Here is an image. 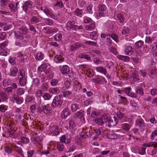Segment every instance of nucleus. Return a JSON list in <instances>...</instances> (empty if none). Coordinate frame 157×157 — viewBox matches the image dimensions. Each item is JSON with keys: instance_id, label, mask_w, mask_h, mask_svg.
Segmentation results:
<instances>
[{"instance_id": "53", "label": "nucleus", "mask_w": 157, "mask_h": 157, "mask_svg": "<svg viewBox=\"0 0 157 157\" xmlns=\"http://www.w3.org/2000/svg\"><path fill=\"white\" fill-rule=\"evenodd\" d=\"M15 101L18 104H20L22 102V101L21 98L17 95H16L15 96Z\"/></svg>"}, {"instance_id": "33", "label": "nucleus", "mask_w": 157, "mask_h": 157, "mask_svg": "<svg viewBox=\"0 0 157 157\" xmlns=\"http://www.w3.org/2000/svg\"><path fill=\"white\" fill-rule=\"evenodd\" d=\"M21 140L22 143L27 144L29 142V139L28 137L25 136L21 137Z\"/></svg>"}, {"instance_id": "39", "label": "nucleus", "mask_w": 157, "mask_h": 157, "mask_svg": "<svg viewBox=\"0 0 157 157\" xmlns=\"http://www.w3.org/2000/svg\"><path fill=\"white\" fill-rule=\"evenodd\" d=\"M117 17L121 23H122L124 22L125 19L123 14H118Z\"/></svg>"}, {"instance_id": "28", "label": "nucleus", "mask_w": 157, "mask_h": 157, "mask_svg": "<svg viewBox=\"0 0 157 157\" xmlns=\"http://www.w3.org/2000/svg\"><path fill=\"white\" fill-rule=\"evenodd\" d=\"M47 66L45 64H42L39 66L38 68V71L40 72L44 71L47 69Z\"/></svg>"}, {"instance_id": "43", "label": "nucleus", "mask_w": 157, "mask_h": 157, "mask_svg": "<svg viewBox=\"0 0 157 157\" xmlns=\"http://www.w3.org/2000/svg\"><path fill=\"white\" fill-rule=\"evenodd\" d=\"M72 92L69 90H67L66 91H63L62 92V96L63 95L64 97H68L69 95L71 94Z\"/></svg>"}, {"instance_id": "58", "label": "nucleus", "mask_w": 157, "mask_h": 157, "mask_svg": "<svg viewBox=\"0 0 157 157\" xmlns=\"http://www.w3.org/2000/svg\"><path fill=\"white\" fill-rule=\"evenodd\" d=\"M125 116L124 114L121 112H119L117 114V117L120 120L121 119Z\"/></svg>"}, {"instance_id": "59", "label": "nucleus", "mask_w": 157, "mask_h": 157, "mask_svg": "<svg viewBox=\"0 0 157 157\" xmlns=\"http://www.w3.org/2000/svg\"><path fill=\"white\" fill-rule=\"evenodd\" d=\"M6 106L4 104L0 105V109L2 112H4L6 110Z\"/></svg>"}, {"instance_id": "21", "label": "nucleus", "mask_w": 157, "mask_h": 157, "mask_svg": "<svg viewBox=\"0 0 157 157\" xmlns=\"http://www.w3.org/2000/svg\"><path fill=\"white\" fill-rule=\"evenodd\" d=\"M78 48V43H77L75 44L74 45H72L71 46L70 50L69 51H71V52H74L75 51L77 50V49Z\"/></svg>"}, {"instance_id": "30", "label": "nucleus", "mask_w": 157, "mask_h": 157, "mask_svg": "<svg viewBox=\"0 0 157 157\" xmlns=\"http://www.w3.org/2000/svg\"><path fill=\"white\" fill-rule=\"evenodd\" d=\"M95 27V23H94L90 24L86 26V29L87 30L91 31L94 29Z\"/></svg>"}, {"instance_id": "23", "label": "nucleus", "mask_w": 157, "mask_h": 157, "mask_svg": "<svg viewBox=\"0 0 157 157\" xmlns=\"http://www.w3.org/2000/svg\"><path fill=\"white\" fill-rule=\"evenodd\" d=\"M0 96L2 99L4 101H6L8 99V97L7 94L3 92H0Z\"/></svg>"}, {"instance_id": "27", "label": "nucleus", "mask_w": 157, "mask_h": 157, "mask_svg": "<svg viewBox=\"0 0 157 157\" xmlns=\"http://www.w3.org/2000/svg\"><path fill=\"white\" fill-rule=\"evenodd\" d=\"M40 81L38 78H35L33 81V86L34 87H37L40 85Z\"/></svg>"}, {"instance_id": "26", "label": "nucleus", "mask_w": 157, "mask_h": 157, "mask_svg": "<svg viewBox=\"0 0 157 157\" xmlns=\"http://www.w3.org/2000/svg\"><path fill=\"white\" fill-rule=\"evenodd\" d=\"M9 7L11 11L13 13L15 12L17 10L16 7L13 3H10L9 5Z\"/></svg>"}, {"instance_id": "8", "label": "nucleus", "mask_w": 157, "mask_h": 157, "mask_svg": "<svg viewBox=\"0 0 157 157\" xmlns=\"http://www.w3.org/2000/svg\"><path fill=\"white\" fill-rule=\"evenodd\" d=\"M60 71L62 74L67 75L68 74V72H69V67L67 65H64L60 67Z\"/></svg>"}, {"instance_id": "4", "label": "nucleus", "mask_w": 157, "mask_h": 157, "mask_svg": "<svg viewBox=\"0 0 157 157\" xmlns=\"http://www.w3.org/2000/svg\"><path fill=\"white\" fill-rule=\"evenodd\" d=\"M74 24L75 22L74 21L68 22L66 25V29L67 30L72 29L76 31V29H78V26L75 25Z\"/></svg>"}, {"instance_id": "31", "label": "nucleus", "mask_w": 157, "mask_h": 157, "mask_svg": "<svg viewBox=\"0 0 157 157\" xmlns=\"http://www.w3.org/2000/svg\"><path fill=\"white\" fill-rule=\"evenodd\" d=\"M144 43V42L143 41L141 40H139L135 43V48L138 49L141 47Z\"/></svg>"}, {"instance_id": "56", "label": "nucleus", "mask_w": 157, "mask_h": 157, "mask_svg": "<svg viewBox=\"0 0 157 157\" xmlns=\"http://www.w3.org/2000/svg\"><path fill=\"white\" fill-rule=\"evenodd\" d=\"M85 43L89 45H91L92 46H96L97 45V43L96 42L91 41H87L85 42Z\"/></svg>"}, {"instance_id": "55", "label": "nucleus", "mask_w": 157, "mask_h": 157, "mask_svg": "<svg viewBox=\"0 0 157 157\" xmlns=\"http://www.w3.org/2000/svg\"><path fill=\"white\" fill-rule=\"evenodd\" d=\"M10 80L8 79H5L3 80V84L4 86H7L10 85Z\"/></svg>"}, {"instance_id": "45", "label": "nucleus", "mask_w": 157, "mask_h": 157, "mask_svg": "<svg viewBox=\"0 0 157 157\" xmlns=\"http://www.w3.org/2000/svg\"><path fill=\"white\" fill-rule=\"evenodd\" d=\"M87 65L86 64L79 65V70H81L80 72L82 74H84L85 71L83 70V68L85 69L87 67Z\"/></svg>"}, {"instance_id": "50", "label": "nucleus", "mask_w": 157, "mask_h": 157, "mask_svg": "<svg viewBox=\"0 0 157 157\" xmlns=\"http://www.w3.org/2000/svg\"><path fill=\"white\" fill-rule=\"evenodd\" d=\"M122 30V34L124 35L128 33L130 31L127 27H124Z\"/></svg>"}, {"instance_id": "29", "label": "nucleus", "mask_w": 157, "mask_h": 157, "mask_svg": "<svg viewBox=\"0 0 157 157\" xmlns=\"http://www.w3.org/2000/svg\"><path fill=\"white\" fill-rule=\"evenodd\" d=\"M49 92L54 94H57L59 93V90L57 88H52L49 90Z\"/></svg>"}, {"instance_id": "2", "label": "nucleus", "mask_w": 157, "mask_h": 157, "mask_svg": "<svg viewBox=\"0 0 157 157\" xmlns=\"http://www.w3.org/2000/svg\"><path fill=\"white\" fill-rule=\"evenodd\" d=\"M62 98L63 96L62 95H59L56 96L52 102V106L54 107L58 106L59 107L63 103V99Z\"/></svg>"}, {"instance_id": "13", "label": "nucleus", "mask_w": 157, "mask_h": 157, "mask_svg": "<svg viewBox=\"0 0 157 157\" xmlns=\"http://www.w3.org/2000/svg\"><path fill=\"white\" fill-rule=\"evenodd\" d=\"M31 140L33 144H37L40 141V138L37 136L36 135H32L31 138Z\"/></svg>"}, {"instance_id": "52", "label": "nucleus", "mask_w": 157, "mask_h": 157, "mask_svg": "<svg viewBox=\"0 0 157 157\" xmlns=\"http://www.w3.org/2000/svg\"><path fill=\"white\" fill-rule=\"evenodd\" d=\"M110 52L113 53L114 55H117V49L113 47H111L109 48Z\"/></svg>"}, {"instance_id": "36", "label": "nucleus", "mask_w": 157, "mask_h": 157, "mask_svg": "<svg viewBox=\"0 0 157 157\" xmlns=\"http://www.w3.org/2000/svg\"><path fill=\"white\" fill-rule=\"evenodd\" d=\"M146 148L144 147H142L138 149V153L141 155H144L146 153Z\"/></svg>"}, {"instance_id": "47", "label": "nucleus", "mask_w": 157, "mask_h": 157, "mask_svg": "<svg viewBox=\"0 0 157 157\" xmlns=\"http://www.w3.org/2000/svg\"><path fill=\"white\" fill-rule=\"evenodd\" d=\"M6 33L5 32H2L0 33V40H3L6 38Z\"/></svg>"}, {"instance_id": "22", "label": "nucleus", "mask_w": 157, "mask_h": 157, "mask_svg": "<svg viewBox=\"0 0 157 157\" xmlns=\"http://www.w3.org/2000/svg\"><path fill=\"white\" fill-rule=\"evenodd\" d=\"M136 92L141 95H143L144 94L143 89L141 86H137L136 90Z\"/></svg>"}, {"instance_id": "61", "label": "nucleus", "mask_w": 157, "mask_h": 157, "mask_svg": "<svg viewBox=\"0 0 157 157\" xmlns=\"http://www.w3.org/2000/svg\"><path fill=\"white\" fill-rule=\"evenodd\" d=\"M1 55H0L3 56H6L7 54V51H6L4 48H1Z\"/></svg>"}, {"instance_id": "20", "label": "nucleus", "mask_w": 157, "mask_h": 157, "mask_svg": "<svg viewBox=\"0 0 157 157\" xmlns=\"http://www.w3.org/2000/svg\"><path fill=\"white\" fill-rule=\"evenodd\" d=\"M12 147H13L14 150L18 152L19 154L22 153V151L20 147L16 145H11Z\"/></svg>"}, {"instance_id": "34", "label": "nucleus", "mask_w": 157, "mask_h": 157, "mask_svg": "<svg viewBox=\"0 0 157 157\" xmlns=\"http://www.w3.org/2000/svg\"><path fill=\"white\" fill-rule=\"evenodd\" d=\"M107 137L109 139H115L117 138V136L116 133H109L107 135Z\"/></svg>"}, {"instance_id": "44", "label": "nucleus", "mask_w": 157, "mask_h": 157, "mask_svg": "<svg viewBox=\"0 0 157 157\" xmlns=\"http://www.w3.org/2000/svg\"><path fill=\"white\" fill-rule=\"evenodd\" d=\"M98 8L100 11L104 12L106 9V6L103 4H101L99 5Z\"/></svg>"}, {"instance_id": "1", "label": "nucleus", "mask_w": 157, "mask_h": 157, "mask_svg": "<svg viewBox=\"0 0 157 157\" xmlns=\"http://www.w3.org/2000/svg\"><path fill=\"white\" fill-rule=\"evenodd\" d=\"M19 29L20 31H17L15 34V36L17 39L23 40L24 38L21 33L24 34H26L28 32V29L25 26H22L19 28Z\"/></svg>"}, {"instance_id": "3", "label": "nucleus", "mask_w": 157, "mask_h": 157, "mask_svg": "<svg viewBox=\"0 0 157 157\" xmlns=\"http://www.w3.org/2000/svg\"><path fill=\"white\" fill-rule=\"evenodd\" d=\"M43 11L48 16H50L52 18L55 20L57 19V16L53 14L50 10L47 7H44L43 10Z\"/></svg>"}, {"instance_id": "60", "label": "nucleus", "mask_w": 157, "mask_h": 157, "mask_svg": "<svg viewBox=\"0 0 157 157\" xmlns=\"http://www.w3.org/2000/svg\"><path fill=\"white\" fill-rule=\"evenodd\" d=\"M5 92L6 93L9 94V93H11L12 92V90L11 87H7L4 89Z\"/></svg>"}, {"instance_id": "32", "label": "nucleus", "mask_w": 157, "mask_h": 157, "mask_svg": "<svg viewBox=\"0 0 157 157\" xmlns=\"http://www.w3.org/2000/svg\"><path fill=\"white\" fill-rule=\"evenodd\" d=\"M24 89L22 88H19L16 90V93L17 95H22L24 94Z\"/></svg>"}, {"instance_id": "48", "label": "nucleus", "mask_w": 157, "mask_h": 157, "mask_svg": "<svg viewBox=\"0 0 157 157\" xmlns=\"http://www.w3.org/2000/svg\"><path fill=\"white\" fill-rule=\"evenodd\" d=\"M80 118V120L82 123L84 124L85 123V118L83 116V113L82 112H79V117Z\"/></svg>"}, {"instance_id": "6", "label": "nucleus", "mask_w": 157, "mask_h": 157, "mask_svg": "<svg viewBox=\"0 0 157 157\" xmlns=\"http://www.w3.org/2000/svg\"><path fill=\"white\" fill-rule=\"evenodd\" d=\"M118 122V119L115 117L110 118L108 121V126L109 127L116 125Z\"/></svg>"}, {"instance_id": "46", "label": "nucleus", "mask_w": 157, "mask_h": 157, "mask_svg": "<svg viewBox=\"0 0 157 157\" xmlns=\"http://www.w3.org/2000/svg\"><path fill=\"white\" fill-rule=\"evenodd\" d=\"M78 106L77 104H75L71 106V109L72 112H75L78 109Z\"/></svg>"}, {"instance_id": "9", "label": "nucleus", "mask_w": 157, "mask_h": 157, "mask_svg": "<svg viewBox=\"0 0 157 157\" xmlns=\"http://www.w3.org/2000/svg\"><path fill=\"white\" fill-rule=\"evenodd\" d=\"M50 131L52 132L53 133V134L57 135L59 133V131L58 127L56 126H51L50 128Z\"/></svg>"}, {"instance_id": "35", "label": "nucleus", "mask_w": 157, "mask_h": 157, "mask_svg": "<svg viewBox=\"0 0 157 157\" xmlns=\"http://www.w3.org/2000/svg\"><path fill=\"white\" fill-rule=\"evenodd\" d=\"M79 57L81 58H84L90 61L91 60V58L90 56L88 55L81 54L79 55Z\"/></svg>"}, {"instance_id": "11", "label": "nucleus", "mask_w": 157, "mask_h": 157, "mask_svg": "<svg viewBox=\"0 0 157 157\" xmlns=\"http://www.w3.org/2000/svg\"><path fill=\"white\" fill-rule=\"evenodd\" d=\"M94 81V82L98 84H101L103 83H106L107 81L105 80V78L102 77H100L98 78H97L93 80Z\"/></svg>"}, {"instance_id": "49", "label": "nucleus", "mask_w": 157, "mask_h": 157, "mask_svg": "<svg viewBox=\"0 0 157 157\" xmlns=\"http://www.w3.org/2000/svg\"><path fill=\"white\" fill-rule=\"evenodd\" d=\"M54 38L56 41H59L62 39V35L61 34L57 33L55 36Z\"/></svg>"}, {"instance_id": "38", "label": "nucleus", "mask_w": 157, "mask_h": 157, "mask_svg": "<svg viewBox=\"0 0 157 157\" xmlns=\"http://www.w3.org/2000/svg\"><path fill=\"white\" fill-rule=\"evenodd\" d=\"M40 21V19L36 16H33L31 18L30 21L32 23H37Z\"/></svg>"}, {"instance_id": "17", "label": "nucleus", "mask_w": 157, "mask_h": 157, "mask_svg": "<svg viewBox=\"0 0 157 157\" xmlns=\"http://www.w3.org/2000/svg\"><path fill=\"white\" fill-rule=\"evenodd\" d=\"M125 52L127 54L128 56H130L132 54L133 52L132 47L131 46H128L125 49Z\"/></svg>"}, {"instance_id": "62", "label": "nucleus", "mask_w": 157, "mask_h": 157, "mask_svg": "<svg viewBox=\"0 0 157 157\" xmlns=\"http://www.w3.org/2000/svg\"><path fill=\"white\" fill-rule=\"evenodd\" d=\"M131 88L130 87H126L124 88V91L128 95L130 93Z\"/></svg>"}, {"instance_id": "19", "label": "nucleus", "mask_w": 157, "mask_h": 157, "mask_svg": "<svg viewBox=\"0 0 157 157\" xmlns=\"http://www.w3.org/2000/svg\"><path fill=\"white\" fill-rule=\"evenodd\" d=\"M11 145L10 146L6 145L4 147V150L8 154H11L13 151Z\"/></svg>"}, {"instance_id": "14", "label": "nucleus", "mask_w": 157, "mask_h": 157, "mask_svg": "<svg viewBox=\"0 0 157 157\" xmlns=\"http://www.w3.org/2000/svg\"><path fill=\"white\" fill-rule=\"evenodd\" d=\"M18 69L16 67H13L10 70V75L12 76L15 77L17 76L18 72Z\"/></svg>"}, {"instance_id": "41", "label": "nucleus", "mask_w": 157, "mask_h": 157, "mask_svg": "<svg viewBox=\"0 0 157 157\" xmlns=\"http://www.w3.org/2000/svg\"><path fill=\"white\" fill-rule=\"evenodd\" d=\"M35 152L34 150H28L27 151V157H32Z\"/></svg>"}, {"instance_id": "5", "label": "nucleus", "mask_w": 157, "mask_h": 157, "mask_svg": "<svg viewBox=\"0 0 157 157\" xmlns=\"http://www.w3.org/2000/svg\"><path fill=\"white\" fill-rule=\"evenodd\" d=\"M64 55L63 54L58 55L55 56L54 61L56 63H60L63 62L64 60Z\"/></svg>"}, {"instance_id": "64", "label": "nucleus", "mask_w": 157, "mask_h": 157, "mask_svg": "<svg viewBox=\"0 0 157 157\" xmlns=\"http://www.w3.org/2000/svg\"><path fill=\"white\" fill-rule=\"evenodd\" d=\"M58 82L57 79H52L51 82V84L52 86H55L56 85Z\"/></svg>"}, {"instance_id": "42", "label": "nucleus", "mask_w": 157, "mask_h": 157, "mask_svg": "<svg viewBox=\"0 0 157 157\" xmlns=\"http://www.w3.org/2000/svg\"><path fill=\"white\" fill-rule=\"evenodd\" d=\"M95 121L97 124L101 125H102L104 123L101 117L98 118L95 120Z\"/></svg>"}, {"instance_id": "63", "label": "nucleus", "mask_w": 157, "mask_h": 157, "mask_svg": "<svg viewBox=\"0 0 157 157\" xmlns=\"http://www.w3.org/2000/svg\"><path fill=\"white\" fill-rule=\"evenodd\" d=\"M151 50L153 51H155L157 49V42L154 43L151 46Z\"/></svg>"}, {"instance_id": "51", "label": "nucleus", "mask_w": 157, "mask_h": 157, "mask_svg": "<svg viewBox=\"0 0 157 157\" xmlns=\"http://www.w3.org/2000/svg\"><path fill=\"white\" fill-rule=\"evenodd\" d=\"M122 127L124 130L128 131L129 130L130 126L128 124L125 123L123 124Z\"/></svg>"}, {"instance_id": "40", "label": "nucleus", "mask_w": 157, "mask_h": 157, "mask_svg": "<svg viewBox=\"0 0 157 157\" xmlns=\"http://www.w3.org/2000/svg\"><path fill=\"white\" fill-rule=\"evenodd\" d=\"M44 20L46 24L48 25H51L53 24V21L50 19L45 18Z\"/></svg>"}, {"instance_id": "24", "label": "nucleus", "mask_w": 157, "mask_h": 157, "mask_svg": "<svg viewBox=\"0 0 157 157\" xmlns=\"http://www.w3.org/2000/svg\"><path fill=\"white\" fill-rule=\"evenodd\" d=\"M96 70L98 71L104 73L105 75H106L107 73L106 69L103 67H96Z\"/></svg>"}, {"instance_id": "18", "label": "nucleus", "mask_w": 157, "mask_h": 157, "mask_svg": "<svg viewBox=\"0 0 157 157\" xmlns=\"http://www.w3.org/2000/svg\"><path fill=\"white\" fill-rule=\"evenodd\" d=\"M136 125L139 127H144V123L142 119H138L136 120Z\"/></svg>"}, {"instance_id": "54", "label": "nucleus", "mask_w": 157, "mask_h": 157, "mask_svg": "<svg viewBox=\"0 0 157 157\" xmlns=\"http://www.w3.org/2000/svg\"><path fill=\"white\" fill-rule=\"evenodd\" d=\"M43 97L45 100H49L51 98V97L49 94L45 93L44 94Z\"/></svg>"}, {"instance_id": "12", "label": "nucleus", "mask_w": 157, "mask_h": 157, "mask_svg": "<svg viewBox=\"0 0 157 157\" xmlns=\"http://www.w3.org/2000/svg\"><path fill=\"white\" fill-rule=\"evenodd\" d=\"M44 57V54L41 52H37L35 55V59L37 60H41Z\"/></svg>"}, {"instance_id": "15", "label": "nucleus", "mask_w": 157, "mask_h": 157, "mask_svg": "<svg viewBox=\"0 0 157 157\" xmlns=\"http://www.w3.org/2000/svg\"><path fill=\"white\" fill-rule=\"evenodd\" d=\"M18 78L19 79V84L21 86H23L26 84L27 82L26 78V77H22Z\"/></svg>"}, {"instance_id": "57", "label": "nucleus", "mask_w": 157, "mask_h": 157, "mask_svg": "<svg viewBox=\"0 0 157 157\" xmlns=\"http://www.w3.org/2000/svg\"><path fill=\"white\" fill-rule=\"evenodd\" d=\"M57 148L59 151H62L63 149V146L62 144L58 143L57 144Z\"/></svg>"}, {"instance_id": "37", "label": "nucleus", "mask_w": 157, "mask_h": 157, "mask_svg": "<svg viewBox=\"0 0 157 157\" xmlns=\"http://www.w3.org/2000/svg\"><path fill=\"white\" fill-rule=\"evenodd\" d=\"M22 77H25V71L23 69L20 70L18 75V78H20Z\"/></svg>"}, {"instance_id": "10", "label": "nucleus", "mask_w": 157, "mask_h": 157, "mask_svg": "<svg viewBox=\"0 0 157 157\" xmlns=\"http://www.w3.org/2000/svg\"><path fill=\"white\" fill-rule=\"evenodd\" d=\"M71 112L68 108L63 110L61 113V116L63 118L65 119L71 114Z\"/></svg>"}, {"instance_id": "7", "label": "nucleus", "mask_w": 157, "mask_h": 157, "mask_svg": "<svg viewBox=\"0 0 157 157\" xmlns=\"http://www.w3.org/2000/svg\"><path fill=\"white\" fill-rule=\"evenodd\" d=\"M32 6V2L31 1H29L26 2L23 6V10L26 13L27 10L31 8Z\"/></svg>"}, {"instance_id": "16", "label": "nucleus", "mask_w": 157, "mask_h": 157, "mask_svg": "<svg viewBox=\"0 0 157 157\" xmlns=\"http://www.w3.org/2000/svg\"><path fill=\"white\" fill-rule=\"evenodd\" d=\"M42 109L43 110V112L45 113H48L50 112L51 109L50 108L49 106L48 105H43L42 106Z\"/></svg>"}, {"instance_id": "25", "label": "nucleus", "mask_w": 157, "mask_h": 157, "mask_svg": "<svg viewBox=\"0 0 157 157\" xmlns=\"http://www.w3.org/2000/svg\"><path fill=\"white\" fill-rule=\"evenodd\" d=\"M104 122H107L109 121L110 117L109 115L108 114H106L104 115L101 117Z\"/></svg>"}]
</instances>
